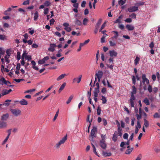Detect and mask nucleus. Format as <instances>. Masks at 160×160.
Returning <instances> with one entry per match:
<instances>
[{"mask_svg":"<svg viewBox=\"0 0 160 160\" xmlns=\"http://www.w3.org/2000/svg\"><path fill=\"white\" fill-rule=\"evenodd\" d=\"M67 139V135H66L63 137L62 140H61L56 145V147L57 148H59L60 146L62 144H63Z\"/></svg>","mask_w":160,"mask_h":160,"instance_id":"nucleus-1","label":"nucleus"},{"mask_svg":"<svg viewBox=\"0 0 160 160\" xmlns=\"http://www.w3.org/2000/svg\"><path fill=\"white\" fill-rule=\"evenodd\" d=\"M10 111L12 114L16 117L20 115L21 113V110L18 109H11Z\"/></svg>","mask_w":160,"mask_h":160,"instance_id":"nucleus-2","label":"nucleus"},{"mask_svg":"<svg viewBox=\"0 0 160 160\" xmlns=\"http://www.w3.org/2000/svg\"><path fill=\"white\" fill-rule=\"evenodd\" d=\"M11 84V82L8 81H7L3 77L0 78V85H8Z\"/></svg>","mask_w":160,"mask_h":160,"instance_id":"nucleus-3","label":"nucleus"},{"mask_svg":"<svg viewBox=\"0 0 160 160\" xmlns=\"http://www.w3.org/2000/svg\"><path fill=\"white\" fill-rule=\"evenodd\" d=\"M138 6H134L130 7L128 8V10L129 12H133L138 11Z\"/></svg>","mask_w":160,"mask_h":160,"instance_id":"nucleus-4","label":"nucleus"},{"mask_svg":"<svg viewBox=\"0 0 160 160\" xmlns=\"http://www.w3.org/2000/svg\"><path fill=\"white\" fill-rule=\"evenodd\" d=\"M142 82L143 85L145 84V82L148 84H149V80L146 78V76L145 74H143L142 75Z\"/></svg>","mask_w":160,"mask_h":160,"instance_id":"nucleus-5","label":"nucleus"},{"mask_svg":"<svg viewBox=\"0 0 160 160\" xmlns=\"http://www.w3.org/2000/svg\"><path fill=\"white\" fill-rule=\"evenodd\" d=\"M50 47L48 48V50L53 52L55 51V48L57 47V45L54 43H51L50 44Z\"/></svg>","mask_w":160,"mask_h":160,"instance_id":"nucleus-6","label":"nucleus"},{"mask_svg":"<svg viewBox=\"0 0 160 160\" xmlns=\"http://www.w3.org/2000/svg\"><path fill=\"white\" fill-rule=\"evenodd\" d=\"M99 145L103 149H106L107 146L105 141H100Z\"/></svg>","mask_w":160,"mask_h":160,"instance_id":"nucleus-7","label":"nucleus"},{"mask_svg":"<svg viewBox=\"0 0 160 160\" xmlns=\"http://www.w3.org/2000/svg\"><path fill=\"white\" fill-rule=\"evenodd\" d=\"M135 99V98L134 96V94H131V98L130 99V102L131 106L132 107H134L133 101Z\"/></svg>","mask_w":160,"mask_h":160,"instance_id":"nucleus-8","label":"nucleus"},{"mask_svg":"<svg viewBox=\"0 0 160 160\" xmlns=\"http://www.w3.org/2000/svg\"><path fill=\"white\" fill-rule=\"evenodd\" d=\"M49 59L48 56H46L44 58L38 61V63L40 64H42L45 63L46 61Z\"/></svg>","mask_w":160,"mask_h":160,"instance_id":"nucleus-9","label":"nucleus"},{"mask_svg":"<svg viewBox=\"0 0 160 160\" xmlns=\"http://www.w3.org/2000/svg\"><path fill=\"white\" fill-rule=\"evenodd\" d=\"M97 132V128L95 127H93L91 132V137H96L95 135V132Z\"/></svg>","mask_w":160,"mask_h":160,"instance_id":"nucleus-10","label":"nucleus"},{"mask_svg":"<svg viewBox=\"0 0 160 160\" xmlns=\"http://www.w3.org/2000/svg\"><path fill=\"white\" fill-rule=\"evenodd\" d=\"M110 56L111 57H116L117 56L118 54L117 52L115 51L114 50H110L109 52Z\"/></svg>","mask_w":160,"mask_h":160,"instance_id":"nucleus-11","label":"nucleus"},{"mask_svg":"<svg viewBox=\"0 0 160 160\" xmlns=\"http://www.w3.org/2000/svg\"><path fill=\"white\" fill-rule=\"evenodd\" d=\"M82 77V75H80L78 78H74L73 80V83H74L76 81L78 83H79L81 80Z\"/></svg>","mask_w":160,"mask_h":160,"instance_id":"nucleus-12","label":"nucleus"},{"mask_svg":"<svg viewBox=\"0 0 160 160\" xmlns=\"http://www.w3.org/2000/svg\"><path fill=\"white\" fill-rule=\"evenodd\" d=\"M95 75L96 77L97 78H101L103 75V73L102 71H99L98 72V73L96 72Z\"/></svg>","mask_w":160,"mask_h":160,"instance_id":"nucleus-13","label":"nucleus"},{"mask_svg":"<svg viewBox=\"0 0 160 160\" xmlns=\"http://www.w3.org/2000/svg\"><path fill=\"white\" fill-rule=\"evenodd\" d=\"M130 143V140H128L127 141V142H122L121 144H120V147L122 148H125V147H124V146L126 144L128 145H129Z\"/></svg>","mask_w":160,"mask_h":160,"instance_id":"nucleus-14","label":"nucleus"},{"mask_svg":"<svg viewBox=\"0 0 160 160\" xmlns=\"http://www.w3.org/2000/svg\"><path fill=\"white\" fill-rule=\"evenodd\" d=\"M102 155L105 157H109L112 155V154L111 152H106L104 151H102Z\"/></svg>","mask_w":160,"mask_h":160,"instance_id":"nucleus-15","label":"nucleus"},{"mask_svg":"<svg viewBox=\"0 0 160 160\" xmlns=\"http://www.w3.org/2000/svg\"><path fill=\"white\" fill-rule=\"evenodd\" d=\"M118 132L115 131L113 135V137L112 138V140L114 142H116L117 140Z\"/></svg>","mask_w":160,"mask_h":160,"instance_id":"nucleus-16","label":"nucleus"},{"mask_svg":"<svg viewBox=\"0 0 160 160\" xmlns=\"http://www.w3.org/2000/svg\"><path fill=\"white\" fill-rule=\"evenodd\" d=\"M126 28L128 31L133 30L134 28L133 26L129 24L127 25L126 26Z\"/></svg>","mask_w":160,"mask_h":160,"instance_id":"nucleus-17","label":"nucleus"},{"mask_svg":"<svg viewBox=\"0 0 160 160\" xmlns=\"http://www.w3.org/2000/svg\"><path fill=\"white\" fill-rule=\"evenodd\" d=\"M67 75V74L65 73L62 74L57 78V80L58 81H59L62 79L65 76H66Z\"/></svg>","mask_w":160,"mask_h":160,"instance_id":"nucleus-18","label":"nucleus"},{"mask_svg":"<svg viewBox=\"0 0 160 160\" xmlns=\"http://www.w3.org/2000/svg\"><path fill=\"white\" fill-rule=\"evenodd\" d=\"M66 82H64L61 86L58 91L59 93H60L62 90L64 89L66 85Z\"/></svg>","mask_w":160,"mask_h":160,"instance_id":"nucleus-19","label":"nucleus"},{"mask_svg":"<svg viewBox=\"0 0 160 160\" xmlns=\"http://www.w3.org/2000/svg\"><path fill=\"white\" fill-rule=\"evenodd\" d=\"M21 105H26L28 104V102L24 99H22L20 102Z\"/></svg>","mask_w":160,"mask_h":160,"instance_id":"nucleus-20","label":"nucleus"},{"mask_svg":"<svg viewBox=\"0 0 160 160\" xmlns=\"http://www.w3.org/2000/svg\"><path fill=\"white\" fill-rule=\"evenodd\" d=\"M8 117L9 115L8 113L4 114L2 117L1 120L3 121L6 120L8 118Z\"/></svg>","mask_w":160,"mask_h":160,"instance_id":"nucleus-21","label":"nucleus"},{"mask_svg":"<svg viewBox=\"0 0 160 160\" xmlns=\"http://www.w3.org/2000/svg\"><path fill=\"white\" fill-rule=\"evenodd\" d=\"M32 64V68L36 70H39L38 67L35 66L36 62L34 61H31Z\"/></svg>","mask_w":160,"mask_h":160,"instance_id":"nucleus-22","label":"nucleus"},{"mask_svg":"<svg viewBox=\"0 0 160 160\" xmlns=\"http://www.w3.org/2000/svg\"><path fill=\"white\" fill-rule=\"evenodd\" d=\"M102 22V19H99L96 24L95 28H98Z\"/></svg>","mask_w":160,"mask_h":160,"instance_id":"nucleus-23","label":"nucleus"},{"mask_svg":"<svg viewBox=\"0 0 160 160\" xmlns=\"http://www.w3.org/2000/svg\"><path fill=\"white\" fill-rule=\"evenodd\" d=\"M112 32L115 33V34L113 37L111 38L110 39L112 40H113V38L116 39L118 36V32L117 31H113Z\"/></svg>","mask_w":160,"mask_h":160,"instance_id":"nucleus-24","label":"nucleus"},{"mask_svg":"<svg viewBox=\"0 0 160 160\" xmlns=\"http://www.w3.org/2000/svg\"><path fill=\"white\" fill-rule=\"evenodd\" d=\"M7 126L6 123L2 121L0 122V128L6 127Z\"/></svg>","mask_w":160,"mask_h":160,"instance_id":"nucleus-25","label":"nucleus"},{"mask_svg":"<svg viewBox=\"0 0 160 160\" xmlns=\"http://www.w3.org/2000/svg\"><path fill=\"white\" fill-rule=\"evenodd\" d=\"M133 148H129L128 149H127L125 152V153L127 154H130L132 151V150H133Z\"/></svg>","mask_w":160,"mask_h":160,"instance_id":"nucleus-26","label":"nucleus"},{"mask_svg":"<svg viewBox=\"0 0 160 160\" xmlns=\"http://www.w3.org/2000/svg\"><path fill=\"white\" fill-rule=\"evenodd\" d=\"M144 124L145 125L146 128H148L149 126V122L146 119H144Z\"/></svg>","mask_w":160,"mask_h":160,"instance_id":"nucleus-27","label":"nucleus"},{"mask_svg":"<svg viewBox=\"0 0 160 160\" xmlns=\"http://www.w3.org/2000/svg\"><path fill=\"white\" fill-rule=\"evenodd\" d=\"M38 17V11H36L34 13V21H36Z\"/></svg>","mask_w":160,"mask_h":160,"instance_id":"nucleus-28","label":"nucleus"},{"mask_svg":"<svg viewBox=\"0 0 160 160\" xmlns=\"http://www.w3.org/2000/svg\"><path fill=\"white\" fill-rule=\"evenodd\" d=\"M132 91L131 92V94H135L137 92V89L134 86H132Z\"/></svg>","mask_w":160,"mask_h":160,"instance_id":"nucleus-29","label":"nucleus"},{"mask_svg":"<svg viewBox=\"0 0 160 160\" xmlns=\"http://www.w3.org/2000/svg\"><path fill=\"white\" fill-rule=\"evenodd\" d=\"M44 6L46 7H48L51 5V3L48 1H46L44 3Z\"/></svg>","mask_w":160,"mask_h":160,"instance_id":"nucleus-30","label":"nucleus"},{"mask_svg":"<svg viewBox=\"0 0 160 160\" xmlns=\"http://www.w3.org/2000/svg\"><path fill=\"white\" fill-rule=\"evenodd\" d=\"M118 135L120 137H121L122 136V129L120 128V127H119L118 128Z\"/></svg>","mask_w":160,"mask_h":160,"instance_id":"nucleus-31","label":"nucleus"},{"mask_svg":"<svg viewBox=\"0 0 160 160\" xmlns=\"http://www.w3.org/2000/svg\"><path fill=\"white\" fill-rule=\"evenodd\" d=\"M102 98L101 99V100L102 101V103L105 104L106 103L107 101L106 98L103 96H102Z\"/></svg>","mask_w":160,"mask_h":160,"instance_id":"nucleus-32","label":"nucleus"},{"mask_svg":"<svg viewBox=\"0 0 160 160\" xmlns=\"http://www.w3.org/2000/svg\"><path fill=\"white\" fill-rule=\"evenodd\" d=\"M73 97V95H71L69 97V98L68 100L66 102L67 104H68L70 103L72 100V99Z\"/></svg>","mask_w":160,"mask_h":160,"instance_id":"nucleus-33","label":"nucleus"},{"mask_svg":"<svg viewBox=\"0 0 160 160\" xmlns=\"http://www.w3.org/2000/svg\"><path fill=\"white\" fill-rule=\"evenodd\" d=\"M140 59V58L138 57H136L134 60V64L136 65L138 63Z\"/></svg>","mask_w":160,"mask_h":160,"instance_id":"nucleus-34","label":"nucleus"},{"mask_svg":"<svg viewBox=\"0 0 160 160\" xmlns=\"http://www.w3.org/2000/svg\"><path fill=\"white\" fill-rule=\"evenodd\" d=\"M75 24L78 25L80 26L82 24V22L79 20L76 19L75 21Z\"/></svg>","mask_w":160,"mask_h":160,"instance_id":"nucleus-35","label":"nucleus"},{"mask_svg":"<svg viewBox=\"0 0 160 160\" xmlns=\"http://www.w3.org/2000/svg\"><path fill=\"white\" fill-rule=\"evenodd\" d=\"M136 14L135 13H132L129 16V17L131 18L135 19L136 18Z\"/></svg>","mask_w":160,"mask_h":160,"instance_id":"nucleus-36","label":"nucleus"},{"mask_svg":"<svg viewBox=\"0 0 160 160\" xmlns=\"http://www.w3.org/2000/svg\"><path fill=\"white\" fill-rule=\"evenodd\" d=\"M143 102L144 103H145L147 105H149L150 104V103L149 102V100L147 99V98H146L145 99H144Z\"/></svg>","mask_w":160,"mask_h":160,"instance_id":"nucleus-37","label":"nucleus"},{"mask_svg":"<svg viewBox=\"0 0 160 160\" xmlns=\"http://www.w3.org/2000/svg\"><path fill=\"white\" fill-rule=\"evenodd\" d=\"M12 51L11 49H8L6 51V54L8 56V57H10L11 53H10V52H11Z\"/></svg>","mask_w":160,"mask_h":160,"instance_id":"nucleus-38","label":"nucleus"},{"mask_svg":"<svg viewBox=\"0 0 160 160\" xmlns=\"http://www.w3.org/2000/svg\"><path fill=\"white\" fill-rule=\"evenodd\" d=\"M8 94V90L6 89H5L2 91V96H4Z\"/></svg>","mask_w":160,"mask_h":160,"instance_id":"nucleus-39","label":"nucleus"},{"mask_svg":"<svg viewBox=\"0 0 160 160\" xmlns=\"http://www.w3.org/2000/svg\"><path fill=\"white\" fill-rule=\"evenodd\" d=\"M59 112V110L58 109L57 112L56 113L55 115L53 118V121H54L57 119V118L58 116V115Z\"/></svg>","mask_w":160,"mask_h":160,"instance_id":"nucleus-40","label":"nucleus"},{"mask_svg":"<svg viewBox=\"0 0 160 160\" xmlns=\"http://www.w3.org/2000/svg\"><path fill=\"white\" fill-rule=\"evenodd\" d=\"M101 137L102 139L100 140V141H104V142H105V139L106 138V135L105 134L104 135L103 134H102L101 135Z\"/></svg>","mask_w":160,"mask_h":160,"instance_id":"nucleus-41","label":"nucleus"},{"mask_svg":"<svg viewBox=\"0 0 160 160\" xmlns=\"http://www.w3.org/2000/svg\"><path fill=\"white\" fill-rule=\"evenodd\" d=\"M17 58L18 61H19L21 58L20 53L19 52H18L17 54Z\"/></svg>","mask_w":160,"mask_h":160,"instance_id":"nucleus-42","label":"nucleus"},{"mask_svg":"<svg viewBox=\"0 0 160 160\" xmlns=\"http://www.w3.org/2000/svg\"><path fill=\"white\" fill-rule=\"evenodd\" d=\"M101 109L100 106L98 107L97 109V113L98 115H99L101 114Z\"/></svg>","mask_w":160,"mask_h":160,"instance_id":"nucleus-43","label":"nucleus"},{"mask_svg":"<svg viewBox=\"0 0 160 160\" xmlns=\"http://www.w3.org/2000/svg\"><path fill=\"white\" fill-rule=\"evenodd\" d=\"M148 90L149 92L150 93H151L152 92V86L150 85H148Z\"/></svg>","mask_w":160,"mask_h":160,"instance_id":"nucleus-44","label":"nucleus"},{"mask_svg":"<svg viewBox=\"0 0 160 160\" xmlns=\"http://www.w3.org/2000/svg\"><path fill=\"white\" fill-rule=\"evenodd\" d=\"M88 22V20L86 18H84L83 21V24L84 25H86Z\"/></svg>","mask_w":160,"mask_h":160,"instance_id":"nucleus-45","label":"nucleus"},{"mask_svg":"<svg viewBox=\"0 0 160 160\" xmlns=\"http://www.w3.org/2000/svg\"><path fill=\"white\" fill-rule=\"evenodd\" d=\"M108 61L109 63L112 65L113 64V58L110 57L108 60Z\"/></svg>","mask_w":160,"mask_h":160,"instance_id":"nucleus-46","label":"nucleus"},{"mask_svg":"<svg viewBox=\"0 0 160 160\" xmlns=\"http://www.w3.org/2000/svg\"><path fill=\"white\" fill-rule=\"evenodd\" d=\"M144 3L143 2H142L137 3L135 4V5L136 6H138V7L142 5H144Z\"/></svg>","mask_w":160,"mask_h":160,"instance_id":"nucleus-47","label":"nucleus"},{"mask_svg":"<svg viewBox=\"0 0 160 160\" xmlns=\"http://www.w3.org/2000/svg\"><path fill=\"white\" fill-rule=\"evenodd\" d=\"M136 116L137 117V119L138 120L137 121H140V119L142 118V116L141 115H139L138 113L136 114Z\"/></svg>","mask_w":160,"mask_h":160,"instance_id":"nucleus-48","label":"nucleus"},{"mask_svg":"<svg viewBox=\"0 0 160 160\" xmlns=\"http://www.w3.org/2000/svg\"><path fill=\"white\" fill-rule=\"evenodd\" d=\"M35 89L33 88V89L28 90L26 91L25 92V93H29V92H32L35 91Z\"/></svg>","mask_w":160,"mask_h":160,"instance_id":"nucleus-49","label":"nucleus"},{"mask_svg":"<svg viewBox=\"0 0 160 160\" xmlns=\"http://www.w3.org/2000/svg\"><path fill=\"white\" fill-rule=\"evenodd\" d=\"M125 3L124 1L123 0H118V4L121 6L122 5Z\"/></svg>","mask_w":160,"mask_h":160,"instance_id":"nucleus-50","label":"nucleus"},{"mask_svg":"<svg viewBox=\"0 0 160 160\" xmlns=\"http://www.w3.org/2000/svg\"><path fill=\"white\" fill-rule=\"evenodd\" d=\"M125 21L126 22L130 23L132 22V20L131 18H128L125 19Z\"/></svg>","mask_w":160,"mask_h":160,"instance_id":"nucleus-51","label":"nucleus"},{"mask_svg":"<svg viewBox=\"0 0 160 160\" xmlns=\"http://www.w3.org/2000/svg\"><path fill=\"white\" fill-rule=\"evenodd\" d=\"M109 43H110V46L112 47L114 46H115L116 44V43H115L114 42H112V41H109Z\"/></svg>","mask_w":160,"mask_h":160,"instance_id":"nucleus-52","label":"nucleus"},{"mask_svg":"<svg viewBox=\"0 0 160 160\" xmlns=\"http://www.w3.org/2000/svg\"><path fill=\"white\" fill-rule=\"evenodd\" d=\"M5 52V51L2 49V48H0V55H4V54Z\"/></svg>","mask_w":160,"mask_h":160,"instance_id":"nucleus-53","label":"nucleus"},{"mask_svg":"<svg viewBox=\"0 0 160 160\" xmlns=\"http://www.w3.org/2000/svg\"><path fill=\"white\" fill-rule=\"evenodd\" d=\"M160 117V116H159L157 112H156L153 115V118H157Z\"/></svg>","mask_w":160,"mask_h":160,"instance_id":"nucleus-54","label":"nucleus"},{"mask_svg":"<svg viewBox=\"0 0 160 160\" xmlns=\"http://www.w3.org/2000/svg\"><path fill=\"white\" fill-rule=\"evenodd\" d=\"M49 11V9L48 8H46L44 9V14L46 15L48 13Z\"/></svg>","mask_w":160,"mask_h":160,"instance_id":"nucleus-55","label":"nucleus"},{"mask_svg":"<svg viewBox=\"0 0 160 160\" xmlns=\"http://www.w3.org/2000/svg\"><path fill=\"white\" fill-rule=\"evenodd\" d=\"M29 0H27L26 1H24L22 3V5H26L29 4Z\"/></svg>","mask_w":160,"mask_h":160,"instance_id":"nucleus-56","label":"nucleus"},{"mask_svg":"<svg viewBox=\"0 0 160 160\" xmlns=\"http://www.w3.org/2000/svg\"><path fill=\"white\" fill-rule=\"evenodd\" d=\"M24 80L23 79H14V80L17 82H19L21 81H23Z\"/></svg>","mask_w":160,"mask_h":160,"instance_id":"nucleus-57","label":"nucleus"},{"mask_svg":"<svg viewBox=\"0 0 160 160\" xmlns=\"http://www.w3.org/2000/svg\"><path fill=\"white\" fill-rule=\"evenodd\" d=\"M55 22L54 19L52 18L50 21V24L51 26Z\"/></svg>","mask_w":160,"mask_h":160,"instance_id":"nucleus-58","label":"nucleus"},{"mask_svg":"<svg viewBox=\"0 0 160 160\" xmlns=\"http://www.w3.org/2000/svg\"><path fill=\"white\" fill-rule=\"evenodd\" d=\"M64 29L65 30H66V31H67L68 32H70L72 30V29H71V28H70V27H68L65 28Z\"/></svg>","mask_w":160,"mask_h":160,"instance_id":"nucleus-59","label":"nucleus"},{"mask_svg":"<svg viewBox=\"0 0 160 160\" xmlns=\"http://www.w3.org/2000/svg\"><path fill=\"white\" fill-rule=\"evenodd\" d=\"M128 134L127 133H125L123 135V138L124 139H127L128 138Z\"/></svg>","mask_w":160,"mask_h":160,"instance_id":"nucleus-60","label":"nucleus"},{"mask_svg":"<svg viewBox=\"0 0 160 160\" xmlns=\"http://www.w3.org/2000/svg\"><path fill=\"white\" fill-rule=\"evenodd\" d=\"M142 158V154H139L137 158L136 159V160H141Z\"/></svg>","mask_w":160,"mask_h":160,"instance_id":"nucleus-61","label":"nucleus"},{"mask_svg":"<svg viewBox=\"0 0 160 160\" xmlns=\"http://www.w3.org/2000/svg\"><path fill=\"white\" fill-rule=\"evenodd\" d=\"M102 122H103V125L105 126H106L107 124V120L104 118H103L102 120Z\"/></svg>","mask_w":160,"mask_h":160,"instance_id":"nucleus-62","label":"nucleus"},{"mask_svg":"<svg viewBox=\"0 0 160 160\" xmlns=\"http://www.w3.org/2000/svg\"><path fill=\"white\" fill-rule=\"evenodd\" d=\"M154 46V43L153 42H151L149 44V47L151 49H152Z\"/></svg>","mask_w":160,"mask_h":160,"instance_id":"nucleus-63","label":"nucleus"},{"mask_svg":"<svg viewBox=\"0 0 160 160\" xmlns=\"http://www.w3.org/2000/svg\"><path fill=\"white\" fill-rule=\"evenodd\" d=\"M86 2L85 1H83L81 3V6L82 7L84 8L85 6Z\"/></svg>","mask_w":160,"mask_h":160,"instance_id":"nucleus-64","label":"nucleus"}]
</instances>
